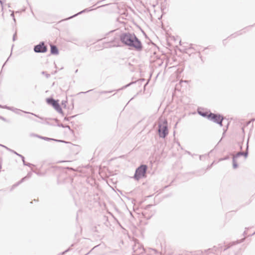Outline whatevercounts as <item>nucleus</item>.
Masks as SVG:
<instances>
[{"instance_id": "obj_9", "label": "nucleus", "mask_w": 255, "mask_h": 255, "mask_svg": "<svg viewBox=\"0 0 255 255\" xmlns=\"http://www.w3.org/2000/svg\"><path fill=\"white\" fill-rule=\"evenodd\" d=\"M134 62V60H132V62H130L129 60H127L125 61L124 65L128 69V70L131 72H134L135 69V66L132 63Z\"/></svg>"}, {"instance_id": "obj_58", "label": "nucleus", "mask_w": 255, "mask_h": 255, "mask_svg": "<svg viewBox=\"0 0 255 255\" xmlns=\"http://www.w3.org/2000/svg\"><path fill=\"white\" fill-rule=\"evenodd\" d=\"M56 72H57V71H55L54 72V74H55V73H56Z\"/></svg>"}, {"instance_id": "obj_16", "label": "nucleus", "mask_w": 255, "mask_h": 255, "mask_svg": "<svg viewBox=\"0 0 255 255\" xmlns=\"http://www.w3.org/2000/svg\"><path fill=\"white\" fill-rule=\"evenodd\" d=\"M243 156H244L245 158H247L249 154V139H248V141L246 145V149L245 152H242Z\"/></svg>"}, {"instance_id": "obj_27", "label": "nucleus", "mask_w": 255, "mask_h": 255, "mask_svg": "<svg viewBox=\"0 0 255 255\" xmlns=\"http://www.w3.org/2000/svg\"><path fill=\"white\" fill-rule=\"evenodd\" d=\"M32 175V173L31 172H28L27 174V175L26 176H25L24 177H25V179L26 178H29L30 177H31Z\"/></svg>"}, {"instance_id": "obj_7", "label": "nucleus", "mask_w": 255, "mask_h": 255, "mask_svg": "<svg viewBox=\"0 0 255 255\" xmlns=\"http://www.w3.org/2000/svg\"><path fill=\"white\" fill-rule=\"evenodd\" d=\"M48 48L47 45L45 44L44 41H41L38 44L34 46L33 50L35 53H45L47 51Z\"/></svg>"}, {"instance_id": "obj_35", "label": "nucleus", "mask_w": 255, "mask_h": 255, "mask_svg": "<svg viewBox=\"0 0 255 255\" xmlns=\"http://www.w3.org/2000/svg\"><path fill=\"white\" fill-rule=\"evenodd\" d=\"M10 16L12 17V18L14 17V14L13 12H12V13L10 14Z\"/></svg>"}, {"instance_id": "obj_59", "label": "nucleus", "mask_w": 255, "mask_h": 255, "mask_svg": "<svg viewBox=\"0 0 255 255\" xmlns=\"http://www.w3.org/2000/svg\"><path fill=\"white\" fill-rule=\"evenodd\" d=\"M225 133V131H224V132H223V135H224Z\"/></svg>"}, {"instance_id": "obj_53", "label": "nucleus", "mask_w": 255, "mask_h": 255, "mask_svg": "<svg viewBox=\"0 0 255 255\" xmlns=\"http://www.w3.org/2000/svg\"><path fill=\"white\" fill-rule=\"evenodd\" d=\"M201 158H202V156L200 155V159H201Z\"/></svg>"}, {"instance_id": "obj_36", "label": "nucleus", "mask_w": 255, "mask_h": 255, "mask_svg": "<svg viewBox=\"0 0 255 255\" xmlns=\"http://www.w3.org/2000/svg\"><path fill=\"white\" fill-rule=\"evenodd\" d=\"M45 123L47 124V125H53L52 124H50L49 122H47L46 121L45 122Z\"/></svg>"}, {"instance_id": "obj_1", "label": "nucleus", "mask_w": 255, "mask_h": 255, "mask_svg": "<svg viewBox=\"0 0 255 255\" xmlns=\"http://www.w3.org/2000/svg\"><path fill=\"white\" fill-rule=\"evenodd\" d=\"M148 166L146 164L140 165L135 171L133 178L136 181H139L140 179L146 177V172Z\"/></svg>"}, {"instance_id": "obj_28", "label": "nucleus", "mask_w": 255, "mask_h": 255, "mask_svg": "<svg viewBox=\"0 0 255 255\" xmlns=\"http://www.w3.org/2000/svg\"><path fill=\"white\" fill-rule=\"evenodd\" d=\"M70 250V248H69L68 249H67L66 250H65V251H64L63 252H62L61 254H62V255H65L66 253H67L68 252H69Z\"/></svg>"}, {"instance_id": "obj_11", "label": "nucleus", "mask_w": 255, "mask_h": 255, "mask_svg": "<svg viewBox=\"0 0 255 255\" xmlns=\"http://www.w3.org/2000/svg\"><path fill=\"white\" fill-rule=\"evenodd\" d=\"M210 112H211L210 111L204 112V111H201L199 110H197V113L200 116H201L204 118H206L208 120H209V117L210 116Z\"/></svg>"}, {"instance_id": "obj_57", "label": "nucleus", "mask_w": 255, "mask_h": 255, "mask_svg": "<svg viewBox=\"0 0 255 255\" xmlns=\"http://www.w3.org/2000/svg\"><path fill=\"white\" fill-rule=\"evenodd\" d=\"M12 49V48L11 49V50ZM11 52H12V50L11 51ZM12 54V53H10V55Z\"/></svg>"}, {"instance_id": "obj_14", "label": "nucleus", "mask_w": 255, "mask_h": 255, "mask_svg": "<svg viewBox=\"0 0 255 255\" xmlns=\"http://www.w3.org/2000/svg\"><path fill=\"white\" fill-rule=\"evenodd\" d=\"M10 111H12V112H14L15 113H16V114H19V111L22 112H23V113H24L30 114L32 115H33V116H35V117H37V118H40V119H42V118H41V117H40L38 115H37L34 114L32 113L27 112H25V111H22V110H20L17 109L15 108H14V110H10Z\"/></svg>"}, {"instance_id": "obj_21", "label": "nucleus", "mask_w": 255, "mask_h": 255, "mask_svg": "<svg viewBox=\"0 0 255 255\" xmlns=\"http://www.w3.org/2000/svg\"><path fill=\"white\" fill-rule=\"evenodd\" d=\"M241 156H243L242 151L238 152L235 155H234L233 157H234L236 158H237Z\"/></svg>"}, {"instance_id": "obj_2", "label": "nucleus", "mask_w": 255, "mask_h": 255, "mask_svg": "<svg viewBox=\"0 0 255 255\" xmlns=\"http://www.w3.org/2000/svg\"><path fill=\"white\" fill-rule=\"evenodd\" d=\"M127 46L138 52L141 51L143 48L141 41L135 34H133V37Z\"/></svg>"}, {"instance_id": "obj_17", "label": "nucleus", "mask_w": 255, "mask_h": 255, "mask_svg": "<svg viewBox=\"0 0 255 255\" xmlns=\"http://www.w3.org/2000/svg\"><path fill=\"white\" fill-rule=\"evenodd\" d=\"M237 158H235L234 157H233V168L234 169H236L238 167L239 165L236 160Z\"/></svg>"}, {"instance_id": "obj_43", "label": "nucleus", "mask_w": 255, "mask_h": 255, "mask_svg": "<svg viewBox=\"0 0 255 255\" xmlns=\"http://www.w3.org/2000/svg\"><path fill=\"white\" fill-rule=\"evenodd\" d=\"M96 248V246H95L94 247H93V249L89 253H90L93 249H94Z\"/></svg>"}, {"instance_id": "obj_40", "label": "nucleus", "mask_w": 255, "mask_h": 255, "mask_svg": "<svg viewBox=\"0 0 255 255\" xmlns=\"http://www.w3.org/2000/svg\"><path fill=\"white\" fill-rule=\"evenodd\" d=\"M225 41H226V39H224V40H223V44H224V45H225V43H226Z\"/></svg>"}, {"instance_id": "obj_52", "label": "nucleus", "mask_w": 255, "mask_h": 255, "mask_svg": "<svg viewBox=\"0 0 255 255\" xmlns=\"http://www.w3.org/2000/svg\"><path fill=\"white\" fill-rule=\"evenodd\" d=\"M242 130H243V131L244 132V128H242Z\"/></svg>"}, {"instance_id": "obj_23", "label": "nucleus", "mask_w": 255, "mask_h": 255, "mask_svg": "<svg viewBox=\"0 0 255 255\" xmlns=\"http://www.w3.org/2000/svg\"><path fill=\"white\" fill-rule=\"evenodd\" d=\"M114 91H102L99 92L100 94H106V93H110L113 92Z\"/></svg>"}, {"instance_id": "obj_5", "label": "nucleus", "mask_w": 255, "mask_h": 255, "mask_svg": "<svg viewBox=\"0 0 255 255\" xmlns=\"http://www.w3.org/2000/svg\"><path fill=\"white\" fill-rule=\"evenodd\" d=\"M134 33L122 32L119 35L120 40L122 43L127 46L133 37Z\"/></svg>"}, {"instance_id": "obj_6", "label": "nucleus", "mask_w": 255, "mask_h": 255, "mask_svg": "<svg viewBox=\"0 0 255 255\" xmlns=\"http://www.w3.org/2000/svg\"><path fill=\"white\" fill-rule=\"evenodd\" d=\"M224 119V117L220 114H215L210 112V116L209 117V120L218 124L220 127L223 126L222 123Z\"/></svg>"}, {"instance_id": "obj_38", "label": "nucleus", "mask_w": 255, "mask_h": 255, "mask_svg": "<svg viewBox=\"0 0 255 255\" xmlns=\"http://www.w3.org/2000/svg\"><path fill=\"white\" fill-rule=\"evenodd\" d=\"M115 38L114 39L112 40L110 42H111V43H113V42H115Z\"/></svg>"}, {"instance_id": "obj_54", "label": "nucleus", "mask_w": 255, "mask_h": 255, "mask_svg": "<svg viewBox=\"0 0 255 255\" xmlns=\"http://www.w3.org/2000/svg\"><path fill=\"white\" fill-rule=\"evenodd\" d=\"M213 164V163H212L211 165H210V166H209V167H208V168H210V166H212V165Z\"/></svg>"}, {"instance_id": "obj_45", "label": "nucleus", "mask_w": 255, "mask_h": 255, "mask_svg": "<svg viewBox=\"0 0 255 255\" xmlns=\"http://www.w3.org/2000/svg\"><path fill=\"white\" fill-rule=\"evenodd\" d=\"M96 248V246H95L94 247H93V249L89 253H90L93 249H94Z\"/></svg>"}, {"instance_id": "obj_60", "label": "nucleus", "mask_w": 255, "mask_h": 255, "mask_svg": "<svg viewBox=\"0 0 255 255\" xmlns=\"http://www.w3.org/2000/svg\"><path fill=\"white\" fill-rule=\"evenodd\" d=\"M254 234H255V232Z\"/></svg>"}, {"instance_id": "obj_18", "label": "nucleus", "mask_w": 255, "mask_h": 255, "mask_svg": "<svg viewBox=\"0 0 255 255\" xmlns=\"http://www.w3.org/2000/svg\"><path fill=\"white\" fill-rule=\"evenodd\" d=\"M135 83V82H130L129 83L126 85L125 86H123V87H122L121 88L117 90V91H119L120 90H123V89H125V88H127L129 86H130V85H131L132 84H134Z\"/></svg>"}, {"instance_id": "obj_56", "label": "nucleus", "mask_w": 255, "mask_h": 255, "mask_svg": "<svg viewBox=\"0 0 255 255\" xmlns=\"http://www.w3.org/2000/svg\"><path fill=\"white\" fill-rule=\"evenodd\" d=\"M177 125V123H176L175 126L176 127Z\"/></svg>"}, {"instance_id": "obj_10", "label": "nucleus", "mask_w": 255, "mask_h": 255, "mask_svg": "<svg viewBox=\"0 0 255 255\" xmlns=\"http://www.w3.org/2000/svg\"><path fill=\"white\" fill-rule=\"evenodd\" d=\"M50 54L55 55L59 54V49L56 45L50 44Z\"/></svg>"}, {"instance_id": "obj_13", "label": "nucleus", "mask_w": 255, "mask_h": 255, "mask_svg": "<svg viewBox=\"0 0 255 255\" xmlns=\"http://www.w3.org/2000/svg\"><path fill=\"white\" fill-rule=\"evenodd\" d=\"M93 10V9H91V8H85V9H84V10H82V11H80V12H78L77 13L75 14H74L73 15L70 16V17H69V18H68L67 19H69L72 18H73V17H75V16H77V15H79V14H82V13H84V12H89V11H91V10Z\"/></svg>"}, {"instance_id": "obj_37", "label": "nucleus", "mask_w": 255, "mask_h": 255, "mask_svg": "<svg viewBox=\"0 0 255 255\" xmlns=\"http://www.w3.org/2000/svg\"><path fill=\"white\" fill-rule=\"evenodd\" d=\"M93 91V90H88V91L86 92H81V93H88V92H89L90 91Z\"/></svg>"}, {"instance_id": "obj_8", "label": "nucleus", "mask_w": 255, "mask_h": 255, "mask_svg": "<svg viewBox=\"0 0 255 255\" xmlns=\"http://www.w3.org/2000/svg\"><path fill=\"white\" fill-rule=\"evenodd\" d=\"M2 146V145H1ZM2 146L4 147L5 148H6L7 149V150H8V151H10L11 152L16 154V155H17V156H18L19 157H20L21 158V160L22 161V162H23V164L24 165V166H28V167H31V166H35V165L34 164H32L30 163H28V162H26L25 161V158L24 157L20 154H19L17 152H16L15 151L11 149H10L5 146H3L2 145Z\"/></svg>"}, {"instance_id": "obj_12", "label": "nucleus", "mask_w": 255, "mask_h": 255, "mask_svg": "<svg viewBox=\"0 0 255 255\" xmlns=\"http://www.w3.org/2000/svg\"><path fill=\"white\" fill-rule=\"evenodd\" d=\"M38 137L41 138V139H42L43 140H46V141H50V140H53V141H57V142H64V141L62 140H59V139H54V138H49V137H46V136H41V135H36Z\"/></svg>"}, {"instance_id": "obj_32", "label": "nucleus", "mask_w": 255, "mask_h": 255, "mask_svg": "<svg viewBox=\"0 0 255 255\" xmlns=\"http://www.w3.org/2000/svg\"><path fill=\"white\" fill-rule=\"evenodd\" d=\"M0 119L2 120L3 121H6L5 118H4V117H3L2 116H0Z\"/></svg>"}, {"instance_id": "obj_30", "label": "nucleus", "mask_w": 255, "mask_h": 255, "mask_svg": "<svg viewBox=\"0 0 255 255\" xmlns=\"http://www.w3.org/2000/svg\"><path fill=\"white\" fill-rule=\"evenodd\" d=\"M241 33H240V31H238V32L237 33H235L234 34H232L231 36H233V35H235L234 37L236 36L237 35H240L241 34Z\"/></svg>"}, {"instance_id": "obj_19", "label": "nucleus", "mask_w": 255, "mask_h": 255, "mask_svg": "<svg viewBox=\"0 0 255 255\" xmlns=\"http://www.w3.org/2000/svg\"><path fill=\"white\" fill-rule=\"evenodd\" d=\"M25 180V177H23V178H22L20 181H19L18 182H17V183H16L15 184H14L12 186V188L17 186H18V185H19L20 184H21V183H22V182H23Z\"/></svg>"}, {"instance_id": "obj_3", "label": "nucleus", "mask_w": 255, "mask_h": 255, "mask_svg": "<svg viewBox=\"0 0 255 255\" xmlns=\"http://www.w3.org/2000/svg\"><path fill=\"white\" fill-rule=\"evenodd\" d=\"M168 123L166 120H164L163 124L159 123L158 133L159 137L164 138L168 134Z\"/></svg>"}, {"instance_id": "obj_48", "label": "nucleus", "mask_w": 255, "mask_h": 255, "mask_svg": "<svg viewBox=\"0 0 255 255\" xmlns=\"http://www.w3.org/2000/svg\"><path fill=\"white\" fill-rule=\"evenodd\" d=\"M183 81H181V82H180V83L181 84V83H183ZM184 82H186V81H184Z\"/></svg>"}, {"instance_id": "obj_50", "label": "nucleus", "mask_w": 255, "mask_h": 255, "mask_svg": "<svg viewBox=\"0 0 255 255\" xmlns=\"http://www.w3.org/2000/svg\"><path fill=\"white\" fill-rule=\"evenodd\" d=\"M3 106L0 105V108H2Z\"/></svg>"}, {"instance_id": "obj_42", "label": "nucleus", "mask_w": 255, "mask_h": 255, "mask_svg": "<svg viewBox=\"0 0 255 255\" xmlns=\"http://www.w3.org/2000/svg\"><path fill=\"white\" fill-rule=\"evenodd\" d=\"M96 248V246H95L94 247H93V249L89 253H90L93 249H94Z\"/></svg>"}, {"instance_id": "obj_4", "label": "nucleus", "mask_w": 255, "mask_h": 255, "mask_svg": "<svg viewBox=\"0 0 255 255\" xmlns=\"http://www.w3.org/2000/svg\"><path fill=\"white\" fill-rule=\"evenodd\" d=\"M47 103L53 107V108L59 113L61 114L63 116L64 113L62 109L58 103V100H56L52 97H49L46 99Z\"/></svg>"}, {"instance_id": "obj_33", "label": "nucleus", "mask_w": 255, "mask_h": 255, "mask_svg": "<svg viewBox=\"0 0 255 255\" xmlns=\"http://www.w3.org/2000/svg\"><path fill=\"white\" fill-rule=\"evenodd\" d=\"M239 145L240 146V148L241 150H242L243 146H242V143L239 142Z\"/></svg>"}, {"instance_id": "obj_51", "label": "nucleus", "mask_w": 255, "mask_h": 255, "mask_svg": "<svg viewBox=\"0 0 255 255\" xmlns=\"http://www.w3.org/2000/svg\"><path fill=\"white\" fill-rule=\"evenodd\" d=\"M114 46L118 47V46H119V45H115Z\"/></svg>"}, {"instance_id": "obj_25", "label": "nucleus", "mask_w": 255, "mask_h": 255, "mask_svg": "<svg viewBox=\"0 0 255 255\" xmlns=\"http://www.w3.org/2000/svg\"><path fill=\"white\" fill-rule=\"evenodd\" d=\"M229 158H230L229 156L228 155H227L223 158H221L219 159V161H221L228 160L229 159Z\"/></svg>"}, {"instance_id": "obj_31", "label": "nucleus", "mask_w": 255, "mask_h": 255, "mask_svg": "<svg viewBox=\"0 0 255 255\" xmlns=\"http://www.w3.org/2000/svg\"><path fill=\"white\" fill-rule=\"evenodd\" d=\"M16 33H15L13 35V37H12V40L13 41H14L15 40H16Z\"/></svg>"}, {"instance_id": "obj_39", "label": "nucleus", "mask_w": 255, "mask_h": 255, "mask_svg": "<svg viewBox=\"0 0 255 255\" xmlns=\"http://www.w3.org/2000/svg\"><path fill=\"white\" fill-rule=\"evenodd\" d=\"M225 41H226V39H224V40H223V44H224V45H225V43H226Z\"/></svg>"}, {"instance_id": "obj_24", "label": "nucleus", "mask_w": 255, "mask_h": 255, "mask_svg": "<svg viewBox=\"0 0 255 255\" xmlns=\"http://www.w3.org/2000/svg\"><path fill=\"white\" fill-rule=\"evenodd\" d=\"M75 117V116H71L69 117H65L64 119V121H69L70 120L73 119Z\"/></svg>"}, {"instance_id": "obj_22", "label": "nucleus", "mask_w": 255, "mask_h": 255, "mask_svg": "<svg viewBox=\"0 0 255 255\" xmlns=\"http://www.w3.org/2000/svg\"><path fill=\"white\" fill-rule=\"evenodd\" d=\"M41 74H42V75H45L47 78H49L50 77V75L49 74L47 73L46 72H45V71H42V72H41Z\"/></svg>"}, {"instance_id": "obj_46", "label": "nucleus", "mask_w": 255, "mask_h": 255, "mask_svg": "<svg viewBox=\"0 0 255 255\" xmlns=\"http://www.w3.org/2000/svg\"><path fill=\"white\" fill-rule=\"evenodd\" d=\"M67 168L69 169H70V170H73V168H72V167H67Z\"/></svg>"}, {"instance_id": "obj_49", "label": "nucleus", "mask_w": 255, "mask_h": 255, "mask_svg": "<svg viewBox=\"0 0 255 255\" xmlns=\"http://www.w3.org/2000/svg\"><path fill=\"white\" fill-rule=\"evenodd\" d=\"M0 3H1V4H2V1H1V0H0Z\"/></svg>"}, {"instance_id": "obj_44", "label": "nucleus", "mask_w": 255, "mask_h": 255, "mask_svg": "<svg viewBox=\"0 0 255 255\" xmlns=\"http://www.w3.org/2000/svg\"><path fill=\"white\" fill-rule=\"evenodd\" d=\"M96 248V246H95L94 247H93V249L89 253H90L93 249H94Z\"/></svg>"}, {"instance_id": "obj_20", "label": "nucleus", "mask_w": 255, "mask_h": 255, "mask_svg": "<svg viewBox=\"0 0 255 255\" xmlns=\"http://www.w3.org/2000/svg\"><path fill=\"white\" fill-rule=\"evenodd\" d=\"M2 109H7V110H14V107H9V106H7L6 105L3 106Z\"/></svg>"}, {"instance_id": "obj_29", "label": "nucleus", "mask_w": 255, "mask_h": 255, "mask_svg": "<svg viewBox=\"0 0 255 255\" xmlns=\"http://www.w3.org/2000/svg\"><path fill=\"white\" fill-rule=\"evenodd\" d=\"M152 206V205H151V204H148L145 207V209L147 210V209H149Z\"/></svg>"}, {"instance_id": "obj_34", "label": "nucleus", "mask_w": 255, "mask_h": 255, "mask_svg": "<svg viewBox=\"0 0 255 255\" xmlns=\"http://www.w3.org/2000/svg\"><path fill=\"white\" fill-rule=\"evenodd\" d=\"M32 171L34 173H36L38 175H41V173H40L39 172H36V171H34V170H32Z\"/></svg>"}, {"instance_id": "obj_26", "label": "nucleus", "mask_w": 255, "mask_h": 255, "mask_svg": "<svg viewBox=\"0 0 255 255\" xmlns=\"http://www.w3.org/2000/svg\"><path fill=\"white\" fill-rule=\"evenodd\" d=\"M235 244L234 243H233L232 244H231L230 245H229L227 247H226L224 249V251H226L227 250V249H229L232 246L235 245Z\"/></svg>"}, {"instance_id": "obj_55", "label": "nucleus", "mask_w": 255, "mask_h": 255, "mask_svg": "<svg viewBox=\"0 0 255 255\" xmlns=\"http://www.w3.org/2000/svg\"><path fill=\"white\" fill-rule=\"evenodd\" d=\"M89 254V253H88L86 254H85V255H88Z\"/></svg>"}, {"instance_id": "obj_41", "label": "nucleus", "mask_w": 255, "mask_h": 255, "mask_svg": "<svg viewBox=\"0 0 255 255\" xmlns=\"http://www.w3.org/2000/svg\"><path fill=\"white\" fill-rule=\"evenodd\" d=\"M9 59V57L7 59V60L6 61V62L4 63V64L3 65V67L4 66V65L5 64L6 62L7 61V60H8Z\"/></svg>"}, {"instance_id": "obj_15", "label": "nucleus", "mask_w": 255, "mask_h": 255, "mask_svg": "<svg viewBox=\"0 0 255 255\" xmlns=\"http://www.w3.org/2000/svg\"><path fill=\"white\" fill-rule=\"evenodd\" d=\"M49 120L55 121L56 123H57V126H58L59 127H61V128H68L70 130H72V129H71V128H70L69 126H68V125H64L62 124L58 123L59 120L57 119H56V118L53 119H49Z\"/></svg>"}, {"instance_id": "obj_47", "label": "nucleus", "mask_w": 255, "mask_h": 255, "mask_svg": "<svg viewBox=\"0 0 255 255\" xmlns=\"http://www.w3.org/2000/svg\"><path fill=\"white\" fill-rule=\"evenodd\" d=\"M13 21H14V22H15V21H16V20H15V17H14V18H13Z\"/></svg>"}]
</instances>
